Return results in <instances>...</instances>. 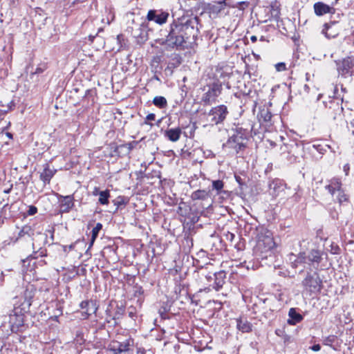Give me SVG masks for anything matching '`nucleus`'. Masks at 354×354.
Returning <instances> with one entry per match:
<instances>
[{"label": "nucleus", "instance_id": "8", "mask_svg": "<svg viewBox=\"0 0 354 354\" xmlns=\"http://www.w3.org/2000/svg\"><path fill=\"white\" fill-rule=\"evenodd\" d=\"M302 285L305 290L311 293H318L322 288V281L317 272H308L305 279L302 281Z\"/></svg>", "mask_w": 354, "mask_h": 354}, {"label": "nucleus", "instance_id": "32", "mask_svg": "<svg viewBox=\"0 0 354 354\" xmlns=\"http://www.w3.org/2000/svg\"><path fill=\"white\" fill-rule=\"evenodd\" d=\"M134 37L136 38L137 43L139 44H144L148 39L147 33L145 31H141L140 35H134Z\"/></svg>", "mask_w": 354, "mask_h": 354}, {"label": "nucleus", "instance_id": "18", "mask_svg": "<svg viewBox=\"0 0 354 354\" xmlns=\"http://www.w3.org/2000/svg\"><path fill=\"white\" fill-rule=\"evenodd\" d=\"M182 134V130L180 127L168 129L165 131L164 136L171 142H177Z\"/></svg>", "mask_w": 354, "mask_h": 354}, {"label": "nucleus", "instance_id": "44", "mask_svg": "<svg viewBox=\"0 0 354 354\" xmlns=\"http://www.w3.org/2000/svg\"><path fill=\"white\" fill-rule=\"evenodd\" d=\"M44 70H45V68L37 67L36 68L35 71L32 73V75L41 73L44 72Z\"/></svg>", "mask_w": 354, "mask_h": 354}, {"label": "nucleus", "instance_id": "25", "mask_svg": "<svg viewBox=\"0 0 354 354\" xmlns=\"http://www.w3.org/2000/svg\"><path fill=\"white\" fill-rule=\"evenodd\" d=\"M34 234V230L30 225L24 226L21 230L19 232L17 236L16 237L14 242H17L19 239L25 236L26 235L28 237H30Z\"/></svg>", "mask_w": 354, "mask_h": 354}, {"label": "nucleus", "instance_id": "1", "mask_svg": "<svg viewBox=\"0 0 354 354\" xmlns=\"http://www.w3.org/2000/svg\"><path fill=\"white\" fill-rule=\"evenodd\" d=\"M197 17L183 20L174 19L165 30V38L156 40L160 45H165L170 48L184 50L188 48L197 38Z\"/></svg>", "mask_w": 354, "mask_h": 354}, {"label": "nucleus", "instance_id": "64", "mask_svg": "<svg viewBox=\"0 0 354 354\" xmlns=\"http://www.w3.org/2000/svg\"><path fill=\"white\" fill-rule=\"evenodd\" d=\"M181 209H182V208L180 207H179L178 212H179V211H181Z\"/></svg>", "mask_w": 354, "mask_h": 354}, {"label": "nucleus", "instance_id": "9", "mask_svg": "<svg viewBox=\"0 0 354 354\" xmlns=\"http://www.w3.org/2000/svg\"><path fill=\"white\" fill-rule=\"evenodd\" d=\"M228 114L227 107L221 104L212 108L208 113V117L210 118L209 122L212 124L218 125L223 123Z\"/></svg>", "mask_w": 354, "mask_h": 354}, {"label": "nucleus", "instance_id": "12", "mask_svg": "<svg viewBox=\"0 0 354 354\" xmlns=\"http://www.w3.org/2000/svg\"><path fill=\"white\" fill-rule=\"evenodd\" d=\"M333 18V17L331 16L330 20L324 24L322 30V33L328 39L336 37L342 29L339 21Z\"/></svg>", "mask_w": 354, "mask_h": 354}, {"label": "nucleus", "instance_id": "37", "mask_svg": "<svg viewBox=\"0 0 354 354\" xmlns=\"http://www.w3.org/2000/svg\"><path fill=\"white\" fill-rule=\"evenodd\" d=\"M115 205H117L118 207L121 205H126L127 203V201L124 197H118L117 199L114 201Z\"/></svg>", "mask_w": 354, "mask_h": 354}, {"label": "nucleus", "instance_id": "24", "mask_svg": "<svg viewBox=\"0 0 354 354\" xmlns=\"http://www.w3.org/2000/svg\"><path fill=\"white\" fill-rule=\"evenodd\" d=\"M125 313V308L123 306H117L116 309L114 313V315L113 316V318H111L113 320V323L112 324L113 327L116 326L118 325V320L120 319Z\"/></svg>", "mask_w": 354, "mask_h": 354}, {"label": "nucleus", "instance_id": "45", "mask_svg": "<svg viewBox=\"0 0 354 354\" xmlns=\"http://www.w3.org/2000/svg\"><path fill=\"white\" fill-rule=\"evenodd\" d=\"M310 349H312L313 351H319L321 349V346L319 344H314L310 347Z\"/></svg>", "mask_w": 354, "mask_h": 354}, {"label": "nucleus", "instance_id": "16", "mask_svg": "<svg viewBox=\"0 0 354 354\" xmlns=\"http://www.w3.org/2000/svg\"><path fill=\"white\" fill-rule=\"evenodd\" d=\"M226 273L224 271H220L214 273V282L212 288L216 290H220L225 282Z\"/></svg>", "mask_w": 354, "mask_h": 354}, {"label": "nucleus", "instance_id": "60", "mask_svg": "<svg viewBox=\"0 0 354 354\" xmlns=\"http://www.w3.org/2000/svg\"><path fill=\"white\" fill-rule=\"evenodd\" d=\"M176 58H177V59H178V64H180V57H178V56H176Z\"/></svg>", "mask_w": 354, "mask_h": 354}, {"label": "nucleus", "instance_id": "31", "mask_svg": "<svg viewBox=\"0 0 354 354\" xmlns=\"http://www.w3.org/2000/svg\"><path fill=\"white\" fill-rule=\"evenodd\" d=\"M338 194L337 196V201L339 204H342L344 202L348 201V196L344 192L342 188L337 192Z\"/></svg>", "mask_w": 354, "mask_h": 354}, {"label": "nucleus", "instance_id": "6", "mask_svg": "<svg viewBox=\"0 0 354 354\" xmlns=\"http://www.w3.org/2000/svg\"><path fill=\"white\" fill-rule=\"evenodd\" d=\"M343 102L344 97L340 95L330 99L328 102H324L327 109L326 114L334 120L341 119L344 111Z\"/></svg>", "mask_w": 354, "mask_h": 354}, {"label": "nucleus", "instance_id": "62", "mask_svg": "<svg viewBox=\"0 0 354 354\" xmlns=\"http://www.w3.org/2000/svg\"><path fill=\"white\" fill-rule=\"evenodd\" d=\"M351 123L352 126H354V119H353V122H351Z\"/></svg>", "mask_w": 354, "mask_h": 354}, {"label": "nucleus", "instance_id": "15", "mask_svg": "<svg viewBox=\"0 0 354 354\" xmlns=\"http://www.w3.org/2000/svg\"><path fill=\"white\" fill-rule=\"evenodd\" d=\"M59 207L60 212L63 213H67L71 211V209L74 206V197L73 195L68 196H59Z\"/></svg>", "mask_w": 354, "mask_h": 354}, {"label": "nucleus", "instance_id": "22", "mask_svg": "<svg viewBox=\"0 0 354 354\" xmlns=\"http://www.w3.org/2000/svg\"><path fill=\"white\" fill-rule=\"evenodd\" d=\"M272 117V114L268 108L265 107L261 109L258 114V118L261 122H269L271 121Z\"/></svg>", "mask_w": 354, "mask_h": 354}, {"label": "nucleus", "instance_id": "42", "mask_svg": "<svg viewBox=\"0 0 354 354\" xmlns=\"http://www.w3.org/2000/svg\"><path fill=\"white\" fill-rule=\"evenodd\" d=\"M235 179H236V181L239 183V185L240 186H242L244 185V181L241 178V176H237V175H235Z\"/></svg>", "mask_w": 354, "mask_h": 354}, {"label": "nucleus", "instance_id": "61", "mask_svg": "<svg viewBox=\"0 0 354 354\" xmlns=\"http://www.w3.org/2000/svg\"><path fill=\"white\" fill-rule=\"evenodd\" d=\"M30 257H32V258H34V259L37 258L36 257L33 256V254H30Z\"/></svg>", "mask_w": 354, "mask_h": 354}, {"label": "nucleus", "instance_id": "29", "mask_svg": "<svg viewBox=\"0 0 354 354\" xmlns=\"http://www.w3.org/2000/svg\"><path fill=\"white\" fill-rule=\"evenodd\" d=\"M102 225L100 223H97L96 225L93 228L91 231V239L90 243V247L93 245L95 240L98 236L99 232L101 230Z\"/></svg>", "mask_w": 354, "mask_h": 354}, {"label": "nucleus", "instance_id": "47", "mask_svg": "<svg viewBox=\"0 0 354 354\" xmlns=\"http://www.w3.org/2000/svg\"><path fill=\"white\" fill-rule=\"evenodd\" d=\"M205 278L209 282L214 281V273L205 275Z\"/></svg>", "mask_w": 354, "mask_h": 354}, {"label": "nucleus", "instance_id": "57", "mask_svg": "<svg viewBox=\"0 0 354 354\" xmlns=\"http://www.w3.org/2000/svg\"><path fill=\"white\" fill-rule=\"evenodd\" d=\"M10 125V122H9V123H8V126H7V127H6L5 128H3V131H4V130H6V129H8Z\"/></svg>", "mask_w": 354, "mask_h": 354}, {"label": "nucleus", "instance_id": "53", "mask_svg": "<svg viewBox=\"0 0 354 354\" xmlns=\"http://www.w3.org/2000/svg\"><path fill=\"white\" fill-rule=\"evenodd\" d=\"M91 93V91L90 90H86V93L84 95V97H86L88 95H89Z\"/></svg>", "mask_w": 354, "mask_h": 354}, {"label": "nucleus", "instance_id": "3", "mask_svg": "<svg viewBox=\"0 0 354 354\" xmlns=\"http://www.w3.org/2000/svg\"><path fill=\"white\" fill-rule=\"evenodd\" d=\"M324 252L319 250L312 249L308 253L300 252L297 256L291 254L295 259L292 262V267L297 268L299 264L306 263L310 266H318L323 259Z\"/></svg>", "mask_w": 354, "mask_h": 354}, {"label": "nucleus", "instance_id": "14", "mask_svg": "<svg viewBox=\"0 0 354 354\" xmlns=\"http://www.w3.org/2000/svg\"><path fill=\"white\" fill-rule=\"evenodd\" d=\"M313 9L315 14L318 17L323 16L326 14H330L333 15L335 12V8L333 7V5L329 6L322 1L316 2L313 5Z\"/></svg>", "mask_w": 354, "mask_h": 354}, {"label": "nucleus", "instance_id": "59", "mask_svg": "<svg viewBox=\"0 0 354 354\" xmlns=\"http://www.w3.org/2000/svg\"><path fill=\"white\" fill-rule=\"evenodd\" d=\"M260 40L261 41H265V37L263 36H261V38H260Z\"/></svg>", "mask_w": 354, "mask_h": 354}, {"label": "nucleus", "instance_id": "13", "mask_svg": "<svg viewBox=\"0 0 354 354\" xmlns=\"http://www.w3.org/2000/svg\"><path fill=\"white\" fill-rule=\"evenodd\" d=\"M169 17V13L162 9L160 10H149L147 12L146 19L149 21H153L158 25H162L167 21Z\"/></svg>", "mask_w": 354, "mask_h": 354}, {"label": "nucleus", "instance_id": "39", "mask_svg": "<svg viewBox=\"0 0 354 354\" xmlns=\"http://www.w3.org/2000/svg\"><path fill=\"white\" fill-rule=\"evenodd\" d=\"M106 319H105L106 322L107 324H110L111 326H112L113 320L111 318H113V316H111V315L110 314V312L108 310L106 311Z\"/></svg>", "mask_w": 354, "mask_h": 354}, {"label": "nucleus", "instance_id": "52", "mask_svg": "<svg viewBox=\"0 0 354 354\" xmlns=\"http://www.w3.org/2000/svg\"><path fill=\"white\" fill-rule=\"evenodd\" d=\"M250 40H251L252 42H255V41H257V37H256V36L253 35V36H252V37H250Z\"/></svg>", "mask_w": 354, "mask_h": 354}, {"label": "nucleus", "instance_id": "30", "mask_svg": "<svg viewBox=\"0 0 354 354\" xmlns=\"http://www.w3.org/2000/svg\"><path fill=\"white\" fill-rule=\"evenodd\" d=\"M15 106V103L13 101H10L7 104H3L2 102H0V116L7 113L10 110H12V107Z\"/></svg>", "mask_w": 354, "mask_h": 354}, {"label": "nucleus", "instance_id": "48", "mask_svg": "<svg viewBox=\"0 0 354 354\" xmlns=\"http://www.w3.org/2000/svg\"><path fill=\"white\" fill-rule=\"evenodd\" d=\"M74 247H75V244H71V245H68V246H67V245H64V246L63 247V248H64V252H66V248H69V250H73V249L74 248Z\"/></svg>", "mask_w": 354, "mask_h": 354}, {"label": "nucleus", "instance_id": "51", "mask_svg": "<svg viewBox=\"0 0 354 354\" xmlns=\"http://www.w3.org/2000/svg\"><path fill=\"white\" fill-rule=\"evenodd\" d=\"M6 136L9 138V139H12L13 138V135L10 133V132H6Z\"/></svg>", "mask_w": 354, "mask_h": 354}, {"label": "nucleus", "instance_id": "4", "mask_svg": "<svg viewBox=\"0 0 354 354\" xmlns=\"http://www.w3.org/2000/svg\"><path fill=\"white\" fill-rule=\"evenodd\" d=\"M250 136V131L242 127H237L234 133L229 138L227 143L238 153L246 147L245 141Z\"/></svg>", "mask_w": 354, "mask_h": 354}, {"label": "nucleus", "instance_id": "50", "mask_svg": "<svg viewBox=\"0 0 354 354\" xmlns=\"http://www.w3.org/2000/svg\"><path fill=\"white\" fill-rule=\"evenodd\" d=\"M99 192H100L99 188L95 187L94 191H93V195H95V196L96 195H99Z\"/></svg>", "mask_w": 354, "mask_h": 354}, {"label": "nucleus", "instance_id": "19", "mask_svg": "<svg viewBox=\"0 0 354 354\" xmlns=\"http://www.w3.org/2000/svg\"><path fill=\"white\" fill-rule=\"evenodd\" d=\"M325 188L331 195H334L335 192H337L342 188V182L339 178H332L329 181V184L326 185Z\"/></svg>", "mask_w": 354, "mask_h": 354}, {"label": "nucleus", "instance_id": "20", "mask_svg": "<svg viewBox=\"0 0 354 354\" xmlns=\"http://www.w3.org/2000/svg\"><path fill=\"white\" fill-rule=\"evenodd\" d=\"M236 328L242 333H249L252 331V325L247 319L239 318L236 319Z\"/></svg>", "mask_w": 354, "mask_h": 354}, {"label": "nucleus", "instance_id": "43", "mask_svg": "<svg viewBox=\"0 0 354 354\" xmlns=\"http://www.w3.org/2000/svg\"><path fill=\"white\" fill-rule=\"evenodd\" d=\"M138 142H136V141H133L131 142H129L127 144V146H128V149L129 150H131L132 149H133L136 145H137Z\"/></svg>", "mask_w": 354, "mask_h": 354}, {"label": "nucleus", "instance_id": "34", "mask_svg": "<svg viewBox=\"0 0 354 354\" xmlns=\"http://www.w3.org/2000/svg\"><path fill=\"white\" fill-rule=\"evenodd\" d=\"M223 186L224 183L221 180H214L212 182L213 189L216 190L218 192H219L223 188Z\"/></svg>", "mask_w": 354, "mask_h": 354}, {"label": "nucleus", "instance_id": "63", "mask_svg": "<svg viewBox=\"0 0 354 354\" xmlns=\"http://www.w3.org/2000/svg\"><path fill=\"white\" fill-rule=\"evenodd\" d=\"M26 259H24V260H22L23 263H26Z\"/></svg>", "mask_w": 354, "mask_h": 354}, {"label": "nucleus", "instance_id": "21", "mask_svg": "<svg viewBox=\"0 0 354 354\" xmlns=\"http://www.w3.org/2000/svg\"><path fill=\"white\" fill-rule=\"evenodd\" d=\"M288 315L290 319L288 320V323L290 325H295L303 319L302 315L298 313L293 308L290 309Z\"/></svg>", "mask_w": 354, "mask_h": 354}, {"label": "nucleus", "instance_id": "26", "mask_svg": "<svg viewBox=\"0 0 354 354\" xmlns=\"http://www.w3.org/2000/svg\"><path fill=\"white\" fill-rule=\"evenodd\" d=\"M209 197V192L205 189H198L192 192L191 198L192 200H206Z\"/></svg>", "mask_w": 354, "mask_h": 354}, {"label": "nucleus", "instance_id": "38", "mask_svg": "<svg viewBox=\"0 0 354 354\" xmlns=\"http://www.w3.org/2000/svg\"><path fill=\"white\" fill-rule=\"evenodd\" d=\"M275 68L277 71H284L286 70V64L283 62H279L275 65Z\"/></svg>", "mask_w": 354, "mask_h": 354}, {"label": "nucleus", "instance_id": "27", "mask_svg": "<svg viewBox=\"0 0 354 354\" xmlns=\"http://www.w3.org/2000/svg\"><path fill=\"white\" fill-rule=\"evenodd\" d=\"M153 104L159 109H164L167 106V101L165 97L156 96L153 100Z\"/></svg>", "mask_w": 354, "mask_h": 354}, {"label": "nucleus", "instance_id": "28", "mask_svg": "<svg viewBox=\"0 0 354 354\" xmlns=\"http://www.w3.org/2000/svg\"><path fill=\"white\" fill-rule=\"evenodd\" d=\"M99 202L102 205L109 204V198L110 197V192L108 189L99 192Z\"/></svg>", "mask_w": 354, "mask_h": 354}, {"label": "nucleus", "instance_id": "55", "mask_svg": "<svg viewBox=\"0 0 354 354\" xmlns=\"http://www.w3.org/2000/svg\"><path fill=\"white\" fill-rule=\"evenodd\" d=\"M341 89H342V92H344V93H346V88L343 87V86H342V85L341 86Z\"/></svg>", "mask_w": 354, "mask_h": 354}, {"label": "nucleus", "instance_id": "46", "mask_svg": "<svg viewBox=\"0 0 354 354\" xmlns=\"http://www.w3.org/2000/svg\"><path fill=\"white\" fill-rule=\"evenodd\" d=\"M225 236H226V239L231 241H232V240L234 238V234L232 233H230V232H227V234Z\"/></svg>", "mask_w": 354, "mask_h": 354}, {"label": "nucleus", "instance_id": "35", "mask_svg": "<svg viewBox=\"0 0 354 354\" xmlns=\"http://www.w3.org/2000/svg\"><path fill=\"white\" fill-rule=\"evenodd\" d=\"M91 304L93 305V302L92 301H82L80 303V308L82 309L86 310V313L89 315V314H91L90 310H89V306H90Z\"/></svg>", "mask_w": 354, "mask_h": 354}, {"label": "nucleus", "instance_id": "54", "mask_svg": "<svg viewBox=\"0 0 354 354\" xmlns=\"http://www.w3.org/2000/svg\"><path fill=\"white\" fill-rule=\"evenodd\" d=\"M348 305H345L343 306V310L345 312L348 308Z\"/></svg>", "mask_w": 354, "mask_h": 354}, {"label": "nucleus", "instance_id": "58", "mask_svg": "<svg viewBox=\"0 0 354 354\" xmlns=\"http://www.w3.org/2000/svg\"><path fill=\"white\" fill-rule=\"evenodd\" d=\"M160 122H161V120H158V122H156V125L158 127L160 125Z\"/></svg>", "mask_w": 354, "mask_h": 354}, {"label": "nucleus", "instance_id": "11", "mask_svg": "<svg viewBox=\"0 0 354 354\" xmlns=\"http://www.w3.org/2000/svg\"><path fill=\"white\" fill-rule=\"evenodd\" d=\"M338 73L342 77L354 76V57L348 56L337 63Z\"/></svg>", "mask_w": 354, "mask_h": 354}, {"label": "nucleus", "instance_id": "17", "mask_svg": "<svg viewBox=\"0 0 354 354\" xmlns=\"http://www.w3.org/2000/svg\"><path fill=\"white\" fill-rule=\"evenodd\" d=\"M36 292V288L32 284H28L24 291V302L22 304L24 307L26 305L27 308H29L32 304V299Z\"/></svg>", "mask_w": 354, "mask_h": 354}, {"label": "nucleus", "instance_id": "41", "mask_svg": "<svg viewBox=\"0 0 354 354\" xmlns=\"http://www.w3.org/2000/svg\"><path fill=\"white\" fill-rule=\"evenodd\" d=\"M330 252L334 254H337L340 253V248L338 245H331Z\"/></svg>", "mask_w": 354, "mask_h": 354}, {"label": "nucleus", "instance_id": "2", "mask_svg": "<svg viewBox=\"0 0 354 354\" xmlns=\"http://www.w3.org/2000/svg\"><path fill=\"white\" fill-rule=\"evenodd\" d=\"M276 243L270 231L261 232L258 236L256 246L254 248V254L257 260L267 259L273 257V250Z\"/></svg>", "mask_w": 354, "mask_h": 354}, {"label": "nucleus", "instance_id": "40", "mask_svg": "<svg viewBox=\"0 0 354 354\" xmlns=\"http://www.w3.org/2000/svg\"><path fill=\"white\" fill-rule=\"evenodd\" d=\"M37 212V208L35 206L30 205L29 206V209L28 210V214L30 216H32Z\"/></svg>", "mask_w": 354, "mask_h": 354}, {"label": "nucleus", "instance_id": "49", "mask_svg": "<svg viewBox=\"0 0 354 354\" xmlns=\"http://www.w3.org/2000/svg\"><path fill=\"white\" fill-rule=\"evenodd\" d=\"M129 316L131 318H133L134 317H136V312H135L134 309H133V310H131V311H129Z\"/></svg>", "mask_w": 354, "mask_h": 354}, {"label": "nucleus", "instance_id": "10", "mask_svg": "<svg viewBox=\"0 0 354 354\" xmlns=\"http://www.w3.org/2000/svg\"><path fill=\"white\" fill-rule=\"evenodd\" d=\"M22 310H25L26 307H23L19 310L18 308H15L12 313L10 315L9 323L10 324V330L12 333H17L21 332L24 326V316L22 313Z\"/></svg>", "mask_w": 354, "mask_h": 354}, {"label": "nucleus", "instance_id": "56", "mask_svg": "<svg viewBox=\"0 0 354 354\" xmlns=\"http://www.w3.org/2000/svg\"><path fill=\"white\" fill-rule=\"evenodd\" d=\"M160 316H161V317H162V319H166V315H165V314H164V313H161V314H160Z\"/></svg>", "mask_w": 354, "mask_h": 354}, {"label": "nucleus", "instance_id": "33", "mask_svg": "<svg viewBox=\"0 0 354 354\" xmlns=\"http://www.w3.org/2000/svg\"><path fill=\"white\" fill-rule=\"evenodd\" d=\"M337 337L335 335H329L324 339L323 344L326 346H333V344L336 342Z\"/></svg>", "mask_w": 354, "mask_h": 354}, {"label": "nucleus", "instance_id": "7", "mask_svg": "<svg viewBox=\"0 0 354 354\" xmlns=\"http://www.w3.org/2000/svg\"><path fill=\"white\" fill-rule=\"evenodd\" d=\"M134 340L131 337L124 339L123 340L113 339L108 345V349L113 354H129L133 351Z\"/></svg>", "mask_w": 354, "mask_h": 354}, {"label": "nucleus", "instance_id": "36", "mask_svg": "<svg viewBox=\"0 0 354 354\" xmlns=\"http://www.w3.org/2000/svg\"><path fill=\"white\" fill-rule=\"evenodd\" d=\"M156 119V115L154 113H149L147 115L145 118V121L144 122V124H149L151 127L153 126V124L150 123L149 121L155 120Z\"/></svg>", "mask_w": 354, "mask_h": 354}, {"label": "nucleus", "instance_id": "5", "mask_svg": "<svg viewBox=\"0 0 354 354\" xmlns=\"http://www.w3.org/2000/svg\"><path fill=\"white\" fill-rule=\"evenodd\" d=\"M207 91L203 95L201 100L206 105H210L216 102L217 97L223 91V83L218 79L207 84Z\"/></svg>", "mask_w": 354, "mask_h": 354}, {"label": "nucleus", "instance_id": "23", "mask_svg": "<svg viewBox=\"0 0 354 354\" xmlns=\"http://www.w3.org/2000/svg\"><path fill=\"white\" fill-rule=\"evenodd\" d=\"M54 174L55 171L50 169L48 165H46V166L44 169V171L40 174V179L43 180L45 183H49L50 179L53 178Z\"/></svg>", "mask_w": 354, "mask_h": 354}]
</instances>
